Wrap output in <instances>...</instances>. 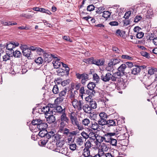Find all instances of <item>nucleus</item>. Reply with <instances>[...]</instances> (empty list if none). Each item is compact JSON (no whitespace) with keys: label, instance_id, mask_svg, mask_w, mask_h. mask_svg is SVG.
I'll list each match as a JSON object with an SVG mask.
<instances>
[{"label":"nucleus","instance_id":"nucleus-1","mask_svg":"<svg viewBox=\"0 0 157 157\" xmlns=\"http://www.w3.org/2000/svg\"><path fill=\"white\" fill-rule=\"evenodd\" d=\"M69 117L70 119L72 124L74 126H76L77 128L79 130H82L84 129V128L79 122L78 121V118L77 115L74 112H71L69 113Z\"/></svg>","mask_w":157,"mask_h":157},{"label":"nucleus","instance_id":"nucleus-2","mask_svg":"<svg viewBox=\"0 0 157 157\" xmlns=\"http://www.w3.org/2000/svg\"><path fill=\"white\" fill-rule=\"evenodd\" d=\"M71 102L75 109L79 111L82 109L83 105L84 104V102L82 100H74L71 101Z\"/></svg>","mask_w":157,"mask_h":157},{"label":"nucleus","instance_id":"nucleus-3","mask_svg":"<svg viewBox=\"0 0 157 157\" xmlns=\"http://www.w3.org/2000/svg\"><path fill=\"white\" fill-rule=\"evenodd\" d=\"M76 76L78 79H81V82L84 85L85 84L86 82L89 79V76L86 73H83L82 74L76 73Z\"/></svg>","mask_w":157,"mask_h":157},{"label":"nucleus","instance_id":"nucleus-4","mask_svg":"<svg viewBox=\"0 0 157 157\" xmlns=\"http://www.w3.org/2000/svg\"><path fill=\"white\" fill-rule=\"evenodd\" d=\"M43 55L44 58V61L48 63L52 61L53 58L55 60L58 59V58L55 55H52L50 52H47L46 51L44 52Z\"/></svg>","mask_w":157,"mask_h":157},{"label":"nucleus","instance_id":"nucleus-5","mask_svg":"<svg viewBox=\"0 0 157 157\" xmlns=\"http://www.w3.org/2000/svg\"><path fill=\"white\" fill-rule=\"evenodd\" d=\"M101 79L104 82H107L110 80L112 81H116V78L113 76L112 74L110 72H107L105 75H102L101 77Z\"/></svg>","mask_w":157,"mask_h":157},{"label":"nucleus","instance_id":"nucleus-6","mask_svg":"<svg viewBox=\"0 0 157 157\" xmlns=\"http://www.w3.org/2000/svg\"><path fill=\"white\" fill-rule=\"evenodd\" d=\"M146 67L145 65L134 66L131 69L132 73L134 75H137L140 73L141 69L143 70Z\"/></svg>","mask_w":157,"mask_h":157},{"label":"nucleus","instance_id":"nucleus-7","mask_svg":"<svg viewBox=\"0 0 157 157\" xmlns=\"http://www.w3.org/2000/svg\"><path fill=\"white\" fill-rule=\"evenodd\" d=\"M116 135L115 132H105L103 135L105 142L107 143L110 142V140H111L113 136Z\"/></svg>","mask_w":157,"mask_h":157},{"label":"nucleus","instance_id":"nucleus-8","mask_svg":"<svg viewBox=\"0 0 157 157\" xmlns=\"http://www.w3.org/2000/svg\"><path fill=\"white\" fill-rule=\"evenodd\" d=\"M69 70V68H67L65 70L59 68L57 71V75L59 76H63L64 75H66V76H68Z\"/></svg>","mask_w":157,"mask_h":157},{"label":"nucleus","instance_id":"nucleus-9","mask_svg":"<svg viewBox=\"0 0 157 157\" xmlns=\"http://www.w3.org/2000/svg\"><path fill=\"white\" fill-rule=\"evenodd\" d=\"M26 45H21L20 48L22 50V53L23 55L25 57L29 58L31 54V52L29 49L26 48Z\"/></svg>","mask_w":157,"mask_h":157},{"label":"nucleus","instance_id":"nucleus-10","mask_svg":"<svg viewBox=\"0 0 157 157\" xmlns=\"http://www.w3.org/2000/svg\"><path fill=\"white\" fill-rule=\"evenodd\" d=\"M96 138L95 140L94 141V143L97 146L100 145L103 142H105L103 135L101 136L99 134H97Z\"/></svg>","mask_w":157,"mask_h":157},{"label":"nucleus","instance_id":"nucleus-11","mask_svg":"<svg viewBox=\"0 0 157 157\" xmlns=\"http://www.w3.org/2000/svg\"><path fill=\"white\" fill-rule=\"evenodd\" d=\"M109 149V147L105 144H102L101 147V148L99 150V153L101 154L102 155H104L105 154L104 152L107 151Z\"/></svg>","mask_w":157,"mask_h":157},{"label":"nucleus","instance_id":"nucleus-12","mask_svg":"<svg viewBox=\"0 0 157 157\" xmlns=\"http://www.w3.org/2000/svg\"><path fill=\"white\" fill-rule=\"evenodd\" d=\"M104 61L103 59H95L93 57L92 60V64H94L98 66L103 65Z\"/></svg>","mask_w":157,"mask_h":157},{"label":"nucleus","instance_id":"nucleus-13","mask_svg":"<svg viewBox=\"0 0 157 157\" xmlns=\"http://www.w3.org/2000/svg\"><path fill=\"white\" fill-rule=\"evenodd\" d=\"M41 112L43 113H44L45 115L48 114H51L52 113L53 110L51 108H49L48 106L43 107L41 109Z\"/></svg>","mask_w":157,"mask_h":157},{"label":"nucleus","instance_id":"nucleus-14","mask_svg":"<svg viewBox=\"0 0 157 157\" xmlns=\"http://www.w3.org/2000/svg\"><path fill=\"white\" fill-rule=\"evenodd\" d=\"M66 109L65 108L63 109L61 106H57L55 108L53 109L55 112H57L59 113L62 114L65 112Z\"/></svg>","mask_w":157,"mask_h":157},{"label":"nucleus","instance_id":"nucleus-15","mask_svg":"<svg viewBox=\"0 0 157 157\" xmlns=\"http://www.w3.org/2000/svg\"><path fill=\"white\" fill-rule=\"evenodd\" d=\"M37 126V128L39 130H46V129L48 127V125L46 123L42 120V122H41Z\"/></svg>","mask_w":157,"mask_h":157},{"label":"nucleus","instance_id":"nucleus-16","mask_svg":"<svg viewBox=\"0 0 157 157\" xmlns=\"http://www.w3.org/2000/svg\"><path fill=\"white\" fill-rule=\"evenodd\" d=\"M54 150L65 155H66L67 153V148L66 147H62L59 149H55Z\"/></svg>","mask_w":157,"mask_h":157},{"label":"nucleus","instance_id":"nucleus-17","mask_svg":"<svg viewBox=\"0 0 157 157\" xmlns=\"http://www.w3.org/2000/svg\"><path fill=\"white\" fill-rule=\"evenodd\" d=\"M78 94V92L77 90L71 91L70 93V95L69 97L70 98L71 101L76 100L75 99V98L77 97Z\"/></svg>","mask_w":157,"mask_h":157},{"label":"nucleus","instance_id":"nucleus-18","mask_svg":"<svg viewBox=\"0 0 157 157\" xmlns=\"http://www.w3.org/2000/svg\"><path fill=\"white\" fill-rule=\"evenodd\" d=\"M82 109H83L85 113H90L92 110L90 106L87 104H83Z\"/></svg>","mask_w":157,"mask_h":157},{"label":"nucleus","instance_id":"nucleus-19","mask_svg":"<svg viewBox=\"0 0 157 157\" xmlns=\"http://www.w3.org/2000/svg\"><path fill=\"white\" fill-rule=\"evenodd\" d=\"M80 124H82L83 127V125L85 126H89V125L90 124V121L88 118H85L82 120Z\"/></svg>","mask_w":157,"mask_h":157},{"label":"nucleus","instance_id":"nucleus-20","mask_svg":"<svg viewBox=\"0 0 157 157\" xmlns=\"http://www.w3.org/2000/svg\"><path fill=\"white\" fill-rule=\"evenodd\" d=\"M56 120L55 117L53 115H51L46 117V121L49 124L54 123Z\"/></svg>","mask_w":157,"mask_h":157},{"label":"nucleus","instance_id":"nucleus-21","mask_svg":"<svg viewBox=\"0 0 157 157\" xmlns=\"http://www.w3.org/2000/svg\"><path fill=\"white\" fill-rule=\"evenodd\" d=\"M99 124L98 122L95 121L91 122V124L90 125V128L92 129L95 130L99 128Z\"/></svg>","mask_w":157,"mask_h":157},{"label":"nucleus","instance_id":"nucleus-22","mask_svg":"<svg viewBox=\"0 0 157 157\" xmlns=\"http://www.w3.org/2000/svg\"><path fill=\"white\" fill-rule=\"evenodd\" d=\"M60 117V120L61 121H64L65 123H68L69 121V118L66 116L65 112L61 114Z\"/></svg>","mask_w":157,"mask_h":157},{"label":"nucleus","instance_id":"nucleus-23","mask_svg":"<svg viewBox=\"0 0 157 157\" xmlns=\"http://www.w3.org/2000/svg\"><path fill=\"white\" fill-rule=\"evenodd\" d=\"M82 155L84 157H90L91 155L90 154V150L84 148L83 151Z\"/></svg>","mask_w":157,"mask_h":157},{"label":"nucleus","instance_id":"nucleus-24","mask_svg":"<svg viewBox=\"0 0 157 157\" xmlns=\"http://www.w3.org/2000/svg\"><path fill=\"white\" fill-rule=\"evenodd\" d=\"M60 60V59L58 58L57 60H55L54 59V60H53L52 63L55 68H58L60 66L61 63L59 62Z\"/></svg>","mask_w":157,"mask_h":157},{"label":"nucleus","instance_id":"nucleus-25","mask_svg":"<svg viewBox=\"0 0 157 157\" xmlns=\"http://www.w3.org/2000/svg\"><path fill=\"white\" fill-rule=\"evenodd\" d=\"M67 92V89L66 88H64L62 91L59 93V97L64 98V99L66 95V94Z\"/></svg>","mask_w":157,"mask_h":157},{"label":"nucleus","instance_id":"nucleus-26","mask_svg":"<svg viewBox=\"0 0 157 157\" xmlns=\"http://www.w3.org/2000/svg\"><path fill=\"white\" fill-rule=\"evenodd\" d=\"M64 142L63 140H60L57 141L56 143V148L55 149H59L63 147Z\"/></svg>","mask_w":157,"mask_h":157},{"label":"nucleus","instance_id":"nucleus-27","mask_svg":"<svg viewBox=\"0 0 157 157\" xmlns=\"http://www.w3.org/2000/svg\"><path fill=\"white\" fill-rule=\"evenodd\" d=\"M126 67L127 66L125 64H122L118 67L117 70L118 71L124 74L125 73V70Z\"/></svg>","mask_w":157,"mask_h":157},{"label":"nucleus","instance_id":"nucleus-28","mask_svg":"<svg viewBox=\"0 0 157 157\" xmlns=\"http://www.w3.org/2000/svg\"><path fill=\"white\" fill-rule=\"evenodd\" d=\"M76 142L78 145H82L84 142L83 138L81 136L77 137L76 140Z\"/></svg>","mask_w":157,"mask_h":157},{"label":"nucleus","instance_id":"nucleus-29","mask_svg":"<svg viewBox=\"0 0 157 157\" xmlns=\"http://www.w3.org/2000/svg\"><path fill=\"white\" fill-rule=\"evenodd\" d=\"M14 46L12 42L8 43L6 45V47L7 49L11 51L12 52V51H13V49L14 48Z\"/></svg>","mask_w":157,"mask_h":157},{"label":"nucleus","instance_id":"nucleus-30","mask_svg":"<svg viewBox=\"0 0 157 157\" xmlns=\"http://www.w3.org/2000/svg\"><path fill=\"white\" fill-rule=\"evenodd\" d=\"M116 120H109L107 121L106 125L108 127L115 126L116 125Z\"/></svg>","mask_w":157,"mask_h":157},{"label":"nucleus","instance_id":"nucleus-31","mask_svg":"<svg viewBox=\"0 0 157 157\" xmlns=\"http://www.w3.org/2000/svg\"><path fill=\"white\" fill-rule=\"evenodd\" d=\"M97 135V134H95L94 132H90L88 134L89 138H90V139L89 140L90 141L91 140H92L95 141Z\"/></svg>","mask_w":157,"mask_h":157},{"label":"nucleus","instance_id":"nucleus-32","mask_svg":"<svg viewBox=\"0 0 157 157\" xmlns=\"http://www.w3.org/2000/svg\"><path fill=\"white\" fill-rule=\"evenodd\" d=\"M89 114V118L93 121H96L97 118L98 114L95 113H90Z\"/></svg>","mask_w":157,"mask_h":157},{"label":"nucleus","instance_id":"nucleus-33","mask_svg":"<svg viewBox=\"0 0 157 157\" xmlns=\"http://www.w3.org/2000/svg\"><path fill=\"white\" fill-rule=\"evenodd\" d=\"M98 122L99 125L101 126L106 125L107 122V119L100 118L99 119Z\"/></svg>","mask_w":157,"mask_h":157},{"label":"nucleus","instance_id":"nucleus-34","mask_svg":"<svg viewBox=\"0 0 157 157\" xmlns=\"http://www.w3.org/2000/svg\"><path fill=\"white\" fill-rule=\"evenodd\" d=\"M157 69L155 68H151L149 69L148 71V73L150 75H152L155 74H157Z\"/></svg>","mask_w":157,"mask_h":157},{"label":"nucleus","instance_id":"nucleus-35","mask_svg":"<svg viewBox=\"0 0 157 157\" xmlns=\"http://www.w3.org/2000/svg\"><path fill=\"white\" fill-rule=\"evenodd\" d=\"M55 135V133L52 131H50L48 132L46 134V138H47V139H49L52 138H53V137Z\"/></svg>","mask_w":157,"mask_h":157},{"label":"nucleus","instance_id":"nucleus-36","mask_svg":"<svg viewBox=\"0 0 157 157\" xmlns=\"http://www.w3.org/2000/svg\"><path fill=\"white\" fill-rule=\"evenodd\" d=\"M47 131L46 130H40L39 133V135L42 137H46Z\"/></svg>","mask_w":157,"mask_h":157},{"label":"nucleus","instance_id":"nucleus-37","mask_svg":"<svg viewBox=\"0 0 157 157\" xmlns=\"http://www.w3.org/2000/svg\"><path fill=\"white\" fill-rule=\"evenodd\" d=\"M12 52L13 53V55L15 57L20 58L21 56V53L19 51L16 50L14 51L13 50Z\"/></svg>","mask_w":157,"mask_h":157},{"label":"nucleus","instance_id":"nucleus-38","mask_svg":"<svg viewBox=\"0 0 157 157\" xmlns=\"http://www.w3.org/2000/svg\"><path fill=\"white\" fill-rule=\"evenodd\" d=\"M89 105V106L91 109H95L97 107V103L96 101H92L90 102Z\"/></svg>","mask_w":157,"mask_h":157},{"label":"nucleus","instance_id":"nucleus-39","mask_svg":"<svg viewBox=\"0 0 157 157\" xmlns=\"http://www.w3.org/2000/svg\"><path fill=\"white\" fill-rule=\"evenodd\" d=\"M124 74L123 73H122L118 71L114 74H113L112 75L113 76H114V77L116 78V81L117 78L122 76Z\"/></svg>","mask_w":157,"mask_h":157},{"label":"nucleus","instance_id":"nucleus-40","mask_svg":"<svg viewBox=\"0 0 157 157\" xmlns=\"http://www.w3.org/2000/svg\"><path fill=\"white\" fill-rule=\"evenodd\" d=\"M111 12L108 11H105L103 12L102 17L105 18H108L111 14Z\"/></svg>","mask_w":157,"mask_h":157},{"label":"nucleus","instance_id":"nucleus-41","mask_svg":"<svg viewBox=\"0 0 157 157\" xmlns=\"http://www.w3.org/2000/svg\"><path fill=\"white\" fill-rule=\"evenodd\" d=\"M86 93L89 96H92L95 93V90L93 89L90 90V89H88L86 91Z\"/></svg>","mask_w":157,"mask_h":157},{"label":"nucleus","instance_id":"nucleus-42","mask_svg":"<svg viewBox=\"0 0 157 157\" xmlns=\"http://www.w3.org/2000/svg\"><path fill=\"white\" fill-rule=\"evenodd\" d=\"M64 98L61 97H57L55 100V103H56V105H59V104L62 102Z\"/></svg>","mask_w":157,"mask_h":157},{"label":"nucleus","instance_id":"nucleus-43","mask_svg":"<svg viewBox=\"0 0 157 157\" xmlns=\"http://www.w3.org/2000/svg\"><path fill=\"white\" fill-rule=\"evenodd\" d=\"M99 116L100 119H107L108 116L107 114L103 112H101L99 114Z\"/></svg>","mask_w":157,"mask_h":157},{"label":"nucleus","instance_id":"nucleus-44","mask_svg":"<svg viewBox=\"0 0 157 157\" xmlns=\"http://www.w3.org/2000/svg\"><path fill=\"white\" fill-rule=\"evenodd\" d=\"M95 84L93 82H90L88 84L87 87L88 89H90V90L93 89L94 90V89L95 88Z\"/></svg>","mask_w":157,"mask_h":157},{"label":"nucleus","instance_id":"nucleus-45","mask_svg":"<svg viewBox=\"0 0 157 157\" xmlns=\"http://www.w3.org/2000/svg\"><path fill=\"white\" fill-rule=\"evenodd\" d=\"M92 146L93 145L91 143V141L88 140L85 144V147L84 148L89 149V148L92 147Z\"/></svg>","mask_w":157,"mask_h":157},{"label":"nucleus","instance_id":"nucleus-46","mask_svg":"<svg viewBox=\"0 0 157 157\" xmlns=\"http://www.w3.org/2000/svg\"><path fill=\"white\" fill-rule=\"evenodd\" d=\"M44 60L43 59L40 57H39L35 60V62L38 64L40 65L42 64Z\"/></svg>","mask_w":157,"mask_h":157},{"label":"nucleus","instance_id":"nucleus-47","mask_svg":"<svg viewBox=\"0 0 157 157\" xmlns=\"http://www.w3.org/2000/svg\"><path fill=\"white\" fill-rule=\"evenodd\" d=\"M41 122H42L41 120L39 119H36V120H33L32 122V124L33 125H36L37 126L39 125V124H40V123Z\"/></svg>","mask_w":157,"mask_h":157},{"label":"nucleus","instance_id":"nucleus-48","mask_svg":"<svg viewBox=\"0 0 157 157\" xmlns=\"http://www.w3.org/2000/svg\"><path fill=\"white\" fill-rule=\"evenodd\" d=\"M52 91L55 94H57L59 93V89L57 85H55L53 86Z\"/></svg>","mask_w":157,"mask_h":157},{"label":"nucleus","instance_id":"nucleus-49","mask_svg":"<svg viewBox=\"0 0 157 157\" xmlns=\"http://www.w3.org/2000/svg\"><path fill=\"white\" fill-rule=\"evenodd\" d=\"M40 12L42 13H46V14L49 15L52 14V13L49 10H46L43 8H40Z\"/></svg>","mask_w":157,"mask_h":157},{"label":"nucleus","instance_id":"nucleus-50","mask_svg":"<svg viewBox=\"0 0 157 157\" xmlns=\"http://www.w3.org/2000/svg\"><path fill=\"white\" fill-rule=\"evenodd\" d=\"M109 143L111 144L112 146H116L117 143V141L116 139H113L112 138L111 140H110V142Z\"/></svg>","mask_w":157,"mask_h":157},{"label":"nucleus","instance_id":"nucleus-51","mask_svg":"<svg viewBox=\"0 0 157 157\" xmlns=\"http://www.w3.org/2000/svg\"><path fill=\"white\" fill-rule=\"evenodd\" d=\"M121 58L123 59L128 60H132L133 59V57L132 56H129L128 55H122L121 56Z\"/></svg>","mask_w":157,"mask_h":157},{"label":"nucleus","instance_id":"nucleus-52","mask_svg":"<svg viewBox=\"0 0 157 157\" xmlns=\"http://www.w3.org/2000/svg\"><path fill=\"white\" fill-rule=\"evenodd\" d=\"M61 136L62 135L59 133L58 134H55V135L53 137V139L54 140H56L57 141H59V139H60V138L61 137Z\"/></svg>","mask_w":157,"mask_h":157},{"label":"nucleus","instance_id":"nucleus-53","mask_svg":"<svg viewBox=\"0 0 157 157\" xmlns=\"http://www.w3.org/2000/svg\"><path fill=\"white\" fill-rule=\"evenodd\" d=\"M70 82V80L69 79H67L66 80H64L61 82V84L62 86H65L66 85L68 84Z\"/></svg>","mask_w":157,"mask_h":157},{"label":"nucleus","instance_id":"nucleus-54","mask_svg":"<svg viewBox=\"0 0 157 157\" xmlns=\"http://www.w3.org/2000/svg\"><path fill=\"white\" fill-rule=\"evenodd\" d=\"M111 61L112 62L113 65H115L119 63L121 61V60L118 59H111Z\"/></svg>","mask_w":157,"mask_h":157},{"label":"nucleus","instance_id":"nucleus-55","mask_svg":"<svg viewBox=\"0 0 157 157\" xmlns=\"http://www.w3.org/2000/svg\"><path fill=\"white\" fill-rule=\"evenodd\" d=\"M105 10V8L104 7H100L98 8H97L96 12L98 14H100L102 12L103 13L104 10Z\"/></svg>","mask_w":157,"mask_h":157},{"label":"nucleus","instance_id":"nucleus-56","mask_svg":"<svg viewBox=\"0 0 157 157\" xmlns=\"http://www.w3.org/2000/svg\"><path fill=\"white\" fill-rule=\"evenodd\" d=\"M69 148L72 151H74L76 150L77 145L75 143H72L69 144Z\"/></svg>","mask_w":157,"mask_h":157},{"label":"nucleus","instance_id":"nucleus-57","mask_svg":"<svg viewBox=\"0 0 157 157\" xmlns=\"http://www.w3.org/2000/svg\"><path fill=\"white\" fill-rule=\"evenodd\" d=\"M93 79L96 82H98L100 80V78L97 74L95 73L93 75Z\"/></svg>","mask_w":157,"mask_h":157},{"label":"nucleus","instance_id":"nucleus-58","mask_svg":"<svg viewBox=\"0 0 157 157\" xmlns=\"http://www.w3.org/2000/svg\"><path fill=\"white\" fill-rule=\"evenodd\" d=\"M95 6L92 4L88 6L87 7V10L88 11H91L94 10Z\"/></svg>","mask_w":157,"mask_h":157},{"label":"nucleus","instance_id":"nucleus-59","mask_svg":"<svg viewBox=\"0 0 157 157\" xmlns=\"http://www.w3.org/2000/svg\"><path fill=\"white\" fill-rule=\"evenodd\" d=\"M49 108H51L52 109H53L52 108H55L57 105H56V103H54L53 104L49 103L47 105Z\"/></svg>","mask_w":157,"mask_h":157},{"label":"nucleus","instance_id":"nucleus-60","mask_svg":"<svg viewBox=\"0 0 157 157\" xmlns=\"http://www.w3.org/2000/svg\"><path fill=\"white\" fill-rule=\"evenodd\" d=\"M144 35V33L142 32H138L136 35V38L139 39L141 38Z\"/></svg>","mask_w":157,"mask_h":157},{"label":"nucleus","instance_id":"nucleus-61","mask_svg":"<svg viewBox=\"0 0 157 157\" xmlns=\"http://www.w3.org/2000/svg\"><path fill=\"white\" fill-rule=\"evenodd\" d=\"M10 55L6 54L3 57V60L4 61H6L10 59Z\"/></svg>","mask_w":157,"mask_h":157},{"label":"nucleus","instance_id":"nucleus-62","mask_svg":"<svg viewBox=\"0 0 157 157\" xmlns=\"http://www.w3.org/2000/svg\"><path fill=\"white\" fill-rule=\"evenodd\" d=\"M36 52H37V53H40V54H42L41 53H42L43 54L44 52H45L42 49L38 47H36Z\"/></svg>","mask_w":157,"mask_h":157},{"label":"nucleus","instance_id":"nucleus-63","mask_svg":"<svg viewBox=\"0 0 157 157\" xmlns=\"http://www.w3.org/2000/svg\"><path fill=\"white\" fill-rule=\"evenodd\" d=\"M81 135L85 139H87L89 138L88 134L84 131L82 132Z\"/></svg>","mask_w":157,"mask_h":157},{"label":"nucleus","instance_id":"nucleus-64","mask_svg":"<svg viewBox=\"0 0 157 157\" xmlns=\"http://www.w3.org/2000/svg\"><path fill=\"white\" fill-rule=\"evenodd\" d=\"M131 14V11H128L126 12L124 15V18L125 19H128L129 17L130 16Z\"/></svg>","mask_w":157,"mask_h":157}]
</instances>
